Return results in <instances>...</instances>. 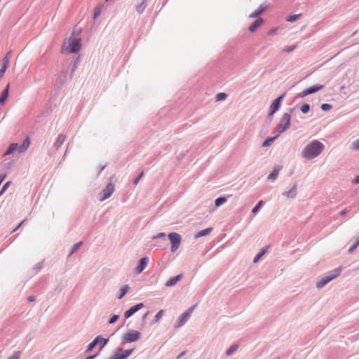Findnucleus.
<instances>
[{"label":"nucleus","mask_w":359,"mask_h":359,"mask_svg":"<svg viewBox=\"0 0 359 359\" xmlns=\"http://www.w3.org/2000/svg\"><path fill=\"white\" fill-rule=\"evenodd\" d=\"M144 307V304L143 303H139L133 306H132L131 308H130L128 310H127L125 313H124V317L126 318H130L131 316H133L135 313H136L137 311H138L139 310H140L141 309H142Z\"/></svg>","instance_id":"14"},{"label":"nucleus","mask_w":359,"mask_h":359,"mask_svg":"<svg viewBox=\"0 0 359 359\" xmlns=\"http://www.w3.org/2000/svg\"><path fill=\"white\" fill-rule=\"evenodd\" d=\"M182 274L172 277L166 282L165 285L167 287H172V286L175 285L182 278Z\"/></svg>","instance_id":"19"},{"label":"nucleus","mask_w":359,"mask_h":359,"mask_svg":"<svg viewBox=\"0 0 359 359\" xmlns=\"http://www.w3.org/2000/svg\"><path fill=\"white\" fill-rule=\"evenodd\" d=\"M226 200L227 198L226 197H219L215 201V202H226Z\"/></svg>","instance_id":"45"},{"label":"nucleus","mask_w":359,"mask_h":359,"mask_svg":"<svg viewBox=\"0 0 359 359\" xmlns=\"http://www.w3.org/2000/svg\"><path fill=\"white\" fill-rule=\"evenodd\" d=\"M264 9H265V7L261 6L259 9H258L257 11H255V12L251 13L249 15V17L251 18H256L258 15H259L260 14H262L263 13V11H264Z\"/></svg>","instance_id":"27"},{"label":"nucleus","mask_w":359,"mask_h":359,"mask_svg":"<svg viewBox=\"0 0 359 359\" xmlns=\"http://www.w3.org/2000/svg\"><path fill=\"white\" fill-rule=\"evenodd\" d=\"M222 203H215V207H218L219 205H220Z\"/></svg>","instance_id":"58"},{"label":"nucleus","mask_w":359,"mask_h":359,"mask_svg":"<svg viewBox=\"0 0 359 359\" xmlns=\"http://www.w3.org/2000/svg\"><path fill=\"white\" fill-rule=\"evenodd\" d=\"M76 65H74V67H73V69H72V73L74 72V69H76Z\"/></svg>","instance_id":"57"},{"label":"nucleus","mask_w":359,"mask_h":359,"mask_svg":"<svg viewBox=\"0 0 359 359\" xmlns=\"http://www.w3.org/2000/svg\"><path fill=\"white\" fill-rule=\"evenodd\" d=\"M291 115L289 113H284L278 124L276 132L278 135L286 131L290 127Z\"/></svg>","instance_id":"5"},{"label":"nucleus","mask_w":359,"mask_h":359,"mask_svg":"<svg viewBox=\"0 0 359 359\" xmlns=\"http://www.w3.org/2000/svg\"><path fill=\"white\" fill-rule=\"evenodd\" d=\"M278 134H276L274 137H268L266 138L264 142L262 143V147H268L269 146L271 145V144L273 142V141L278 137Z\"/></svg>","instance_id":"23"},{"label":"nucleus","mask_w":359,"mask_h":359,"mask_svg":"<svg viewBox=\"0 0 359 359\" xmlns=\"http://www.w3.org/2000/svg\"><path fill=\"white\" fill-rule=\"evenodd\" d=\"M196 308V305H194L189 308L184 313L182 314L179 323L177 325V327H180L185 324V323L189 320V318L191 317V313L194 311Z\"/></svg>","instance_id":"10"},{"label":"nucleus","mask_w":359,"mask_h":359,"mask_svg":"<svg viewBox=\"0 0 359 359\" xmlns=\"http://www.w3.org/2000/svg\"><path fill=\"white\" fill-rule=\"evenodd\" d=\"M325 149V145L318 140L309 142L303 148L301 156L306 160H313L319 156Z\"/></svg>","instance_id":"1"},{"label":"nucleus","mask_w":359,"mask_h":359,"mask_svg":"<svg viewBox=\"0 0 359 359\" xmlns=\"http://www.w3.org/2000/svg\"><path fill=\"white\" fill-rule=\"evenodd\" d=\"M359 245V240L348 249V252H352Z\"/></svg>","instance_id":"43"},{"label":"nucleus","mask_w":359,"mask_h":359,"mask_svg":"<svg viewBox=\"0 0 359 359\" xmlns=\"http://www.w3.org/2000/svg\"><path fill=\"white\" fill-rule=\"evenodd\" d=\"M299 16H300L299 14H298V15H290V17H288L287 20L288 22H293L296 21L299 18Z\"/></svg>","instance_id":"37"},{"label":"nucleus","mask_w":359,"mask_h":359,"mask_svg":"<svg viewBox=\"0 0 359 359\" xmlns=\"http://www.w3.org/2000/svg\"><path fill=\"white\" fill-rule=\"evenodd\" d=\"M106 167V165H103L101 168H100V172H101L102 170H103Z\"/></svg>","instance_id":"56"},{"label":"nucleus","mask_w":359,"mask_h":359,"mask_svg":"<svg viewBox=\"0 0 359 359\" xmlns=\"http://www.w3.org/2000/svg\"><path fill=\"white\" fill-rule=\"evenodd\" d=\"M24 221H22V222H20L19 224V225L13 230V231H16L22 224H23Z\"/></svg>","instance_id":"54"},{"label":"nucleus","mask_w":359,"mask_h":359,"mask_svg":"<svg viewBox=\"0 0 359 359\" xmlns=\"http://www.w3.org/2000/svg\"><path fill=\"white\" fill-rule=\"evenodd\" d=\"M20 351H16L12 356L9 357L8 359H20Z\"/></svg>","instance_id":"40"},{"label":"nucleus","mask_w":359,"mask_h":359,"mask_svg":"<svg viewBox=\"0 0 359 359\" xmlns=\"http://www.w3.org/2000/svg\"><path fill=\"white\" fill-rule=\"evenodd\" d=\"M118 318V315H114L109 320V323L112 324L114 323Z\"/></svg>","instance_id":"42"},{"label":"nucleus","mask_w":359,"mask_h":359,"mask_svg":"<svg viewBox=\"0 0 359 359\" xmlns=\"http://www.w3.org/2000/svg\"><path fill=\"white\" fill-rule=\"evenodd\" d=\"M99 15H100V11H95V13H94V18H96L97 16H99Z\"/></svg>","instance_id":"48"},{"label":"nucleus","mask_w":359,"mask_h":359,"mask_svg":"<svg viewBox=\"0 0 359 359\" xmlns=\"http://www.w3.org/2000/svg\"><path fill=\"white\" fill-rule=\"evenodd\" d=\"M341 272V268H337L327 273L325 276L322 278L316 283V287L320 289L324 287L329 282L338 277Z\"/></svg>","instance_id":"4"},{"label":"nucleus","mask_w":359,"mask_h":359,"mask_svg":"<svg viewBox=\"0 0 359 359\" xmlns=\"http://www.w3.org/2000/svg\"><path fill=\"white\" fill-rule=\"evenodd\" d=\"M281 168H282L281 166L275 167L273 168V170H272V172L269 175V176L267 177L268 180H271V181H274L275 180H276Z\"/></svg>","instance_id":"16"},{"label":"nucleus","mask_w":359,"mask_h":359,"mask_svg":"<svg viewBox=\"0 0 359 359\" xmlns=\"http://www.w3.org/2000/svg\"><path fill=\"white\" fill-rule=\"evenodd\" d=\"M11 182H7L2 187L1 191H0V195H1L4 191L5 190L10 186L11 184Z\"/></svg>","instance_id":"41"},{"label":"nucleus","mask_w":359,"mask_h":359,"mask_svg":"<svg viewBox=\"0 0 359 359\" xmlns=\"http://www.w3.org/2000/svg\"><path fill=\"white\" fill-rule=\"evenodd\" d=\"M324 88V86L323 85H318V86H311L307 89H305L304 90H303L300 94H299V97H306L310 94H313V93H315L316 92H318V90H322L323 88Z\"/></svg>","instance_id":"12"},{"label":"nucleus","mask_w":359,"mask_h":359,"mask_svg":"<svg viewBox=\"0 0 359 359\" xmlns=\"http://www.w3.org/2000/svg\"><path fill=\"white\" fill-rule=\"evenodd\" d=\"M11 54V51H9L8 53H7V54L4 56V57H7V58L9 60V55Z\"/></svg>","instance_id":"55"},{"label":"nucleus","mask_w":359,"mask_h":359,"mask_svg":"<svg viewBox=\"0 0 359 359\" xmlns=\"http://www.w3.org/2000/svg\"><path fill=\"white\" fill-rule=\"evenodd\" d=\"M285 96V93H283V95H281L280 96H279L278 97H277L276 99H275L272 102V103L269 107V116H271V120L273 118V114H275L280 109L281 103H282Z\"/></svg>","instance_id":"9"},{"label":"nucleus","mask_w":359,"mask_h":359,"mask_svg":"<svg viewBox=\"0 0 359 359\" xmlns=\"http://www.w3.org/2000/svg\"><path fill=\"white\" fill-rule=\"evenodd\" d=\"M185 351H182L177 358V359H179L180 358H181L182 356H183L184 354H185Z\"/></svg>","instance_id":"51"},{"label":"nucleus","mask_w":359,"mask_h":359,"mask_svg":"<svg viewBox=\"0 0 359 359\" xmlns=\"http://www.w3.org/2000/svg\"><path fill=\"white\" fill-rule=\"evenodd\" d=\"M4 179H5V175H0V184L4 181Z\"/></svg>","instance_id":"50"},{"label":"nucleus","mask_w":359,"mask_h":359,"mask_svg":"<svg viewBox=\"0 0 359 359\" xmlns=\"http://www.w3.org/2000/svg\"><path fill=\"white\" fill-rule=\"evenodd\" d=\"M351 149L355 151L359 150V139L351 143Z\"/></svg>","instance_id":"33"},{"label":"nucleus","mask_w":359,"mask_h":359,"mask_svg":"<svg viewBox=\"0 0 359 359\" xmlns=\"http://www.w3.org/2000/svg\"><path fill=\"white\" fill-rule=\"evenodd\" d=\"M97 355V354H95V355H90V356H88L86 359H93V358H95Z\"/></svg>","instance_id":"49"},{"label":"nucleus","mask_w":359,"mask_h":359,"mask_svg":"<svg viewBox=\"0 0 359 359\" xmlns=\"http://www.w3.org/2000/svg\"><path fill=\"white\" fill-rule=\"evenodd\" d=\"M300 110L303 113V114H307L309 110H310V106L309 104H304L301 108H300Z\"/></svg>","instance_id":"31"},{"label":"nucleus","mask_w":359,"mask_h":359,"mask_svg":"<svg viewBox=\"0 0 359 359\" xmlns=\"http://www.w3.org/2000/svg\"><path fill=\"white\" fill-rule=\"evenodd\" d=\"M82 243H83L81 241V242H79V243H78L75 244V245L73 246V248H72V251H71L70 255H72V254H73V253H74L76 251H77V250L79 249V248L81 247V245H82Z\"/></svg>","instance_id":"36"},{"label":"nucleus","mask_w":359,"mask_h":359,"mask_svg":"<svg viewBox=\"0 0 359 359\" xmlns=\"http://www.w3.org/2000/svg\"><path fill=\"white\" fill-rule=\"evenodd\" d=\"M227 97V95L224 93H219L216 95V100L217 101L224 100Z\"/></svg>","instance_id":"32"},{"label":"nucleus","mask_w":359,"mask_h":359,"mask_svg":"<svg viewBox=\"0 0 359 359\" xmlns=\"http://www.w3.org/2000/svg\"><path fill=\"white\" fill-rule=\"evenodd\" d=\"M262 203H258L252 210V213L255 214L259 210Z\"/></svg>","instance_id":"44"},{"label":"nucleus","mask_w":359,"mask_h":359,"mask_svg":"<svg viewBox=\"0 0 359 359\" xmlns=\"http://www.w3.org/2000/svg\"><path fill=\"white\" fill-rule=\"evenodd\" d=\"M65 140V137L63 135H58L55 142L54 143V147H55V149H58L62 146V144L64 143Z\"/></svg>","instance_id":"22"},{"label":"nucleus","mask_w":359,"mask_h":359,"mask_svg":"<svg viewBox=\"0 0 359 359\" xmlns=\"http://www.w3.org/2000/svg\"><path fill=\"white\" fill-rule=\"evenodd\" d=\"M296 48V46H286L283 48V51L286 53H290L292 52Z\"/></svg>","instance_id":"39"},{"label":"nucleus","mask_w":359,"mask_h":359,"mask_svg":"<svg viewBox=\"0 0 359 359\" xmlns=\"http://www.w3.org/2000/svg\"><path fill=\"white\" fill-rule=\"evenodd\" d=\"M114 187L112 184L109 183L107 185L105 189L100 194V200L104 201L108 198L114 192Z\"/></svg>","instance_id":"13"},{"label":"nucleus","mask_w":359,"mask_h":359,"mask_svg":"<svg viewBox=\"0 0 359 359\" xmlns=\"http://www.w3.org/2000/svg\"><path fill=\"white\" fill-rule=\"evenodd\" d=\"M133 351V349H118L109 359H126Z\"/></svg>","instance_id":"11"},{"label":"nucleus","mask_w":359,"mask_h":359,"mask_svg":"<svg viewBox=\"0 0 359 359\" xmlns=\"http://www.w3.org/2000/svg\"><path fill=\"white\" fill-rule=\"evenodd\" d=\"M341 272V268H337L327 273L325 276L322 278L316 283V287L320 289L324 287L329 282L338 277Z\"/></svg>","instance_id":"3"},{"label":"nucleus","mask_w":359,"mask_h":359,"mask_svg":"<svg viewBox=\"0 0 359 359\" xmlns=\"http://www.w3.org/2000/svg\"><path fill=\"white\" fill-rule=\"evenodd\" d=\"M34 300V297L33 296H30L28 297L29 302H33Z\"/></svg>","instance_id":"52"},{"label":"nucleus","mask_w":359,"mask_h":359,"mask_svg":"<svg viewBox=\"0 0 359 359\" xmlns=\"http://www.w3.org/2000/svg\"><path fill=\"white\" fill-rule=\"evenodd\" d=\"M285 194L287 195L288 198H294L297 194V186L294 185Z\"/></svg>","instance_id":"25"},{"label":"nucleus","mask_w":359,"mask_h":359,"mask_svg":"<svg viewBox=\"0 0 359 359\" xmlns=\"http://www.w3.org/2000/svg\"><path fill=\"white\" fill-rule=\"evenodd\" d=\"M100 342V336H97L92 342H90L86 349V352H90L95 346Z\"/></svg>","instance_id":"24"},{"label":"nucleus","mask_w":359,"mask_h":359,"mask_svg":"<svg viewBox=\"0 0 359 359\" xmlns=\"http://www.w3.org/2000/svg\"><path fill=\"white\" fill-rule=\"evenodd\" d=\"M108 342V339L102 338L100 336V342L98 343L100 345V349H102Z\"/></svg>","instance_id":"34"},{"label":"nucleus","mask_w":359,"mask_h":359,"mask_svg":"<svg viewBox=\"0 0 359 359\" xmlns=\"http://www.w3.org/2000/svg\"><path fill=\"white\" fill-rule=\"evenodd\" d=\"M81 47V40L80 39L70 37L65 40L62 46V52L65 53H76Z\"/></svg>","instance_id":"2"},{"label":"nucleus","mask_w":359,"mask_h":359,"mask_svg":"<svg viewBox=\"0 0 359 359\" xmlns=\"http://www.w3.org/2000/svg\"><path fill=\"white\" fill-rule=\"evenodd\" d=\"M165 236V233H161L158 236H156V238L163 237Z\"/></svg>","instance_id":"53"},{"label":"nucleus","mask_w":359,"mask_h":359,"mask_svg":"<svg viewBox=\"0 0 359 359\" xmlns=\"http://www.w3.org/2000/svg\"><path fill=\"white\" fill-rule=\"evenodd\" d=\"M149 259L147 257H143L140 260L139 264L136 268V272L140 273L147 266Z\"/></svg>","instance_id":"15"},{"label":"nucleus","mask_w":359,"mask_h":359,"mask_svg":"<svg viewBox=\"0 0 359 359\" xmlns=\"http://www.w3.org/2000/svg\"><path fill=\"white\" fill-rule=\"evenodd\" d=\"M163 313H164V311L163 310H160L157 313L156 315L154 317V320L156 322H158L161 318L162 316H163Z\"/></svg>","instance_id":"35"},{"label":"nucleus","mask_w":359,"mask_h":359,"mask_svg":"<svg viewBox=\"0 0 359 359\" xmlns=\"http://www.w3.org/2000/svg\"><path fill=\"white\" fill-rule=\"evenodd\" d=\"M9 84L7 85L6 88L1 93L0 96V104H4L8 96Z\"/></svg>","instance_id":"20"},{"label":"nucleus","mask_w":359,"mask_h":359,"mask_svg":"<svg viewBox=\"0 0 359 359\" xmlns=\"http://www.w3.org/2000/svg\"><path fill=\"white\" fill-rule=\"evenodd\" d=\"M238 348L237 344H233L229 347V348L226 351V354L227 355H231L233 352H235Z\"/></svg>","instance_id":"28"},{"label":"nucleus","mask_w":359,"mask_h":359,"mask_svg":"<svg viewBox=\"0 0 359 359\" xmlns=\"http://www.w3.org/2000/svg\"><path fill=\"white\" fill-rule=\"evenodd\" d=\"M353 183L356 184H359V175L355 177V179L353 180Z\"/></svg>","instance_id":"47"},{"label":"nucleus","mask_w":359,"mask_h":359,"mask_svg":"<svg viewBox=\"0 0 359 359\" xmlns=\"http://www.w3.org/2000/svg\"><path fill=\"white\" fill-rule=\"evenodd\" d=\"M147 0H142L140 4L136 6V7H135L136 11L138 13L141 14L144 12V11L147 8Z\"/></svg>","instance_id":"21"},{"label":"nucleus","mask_w":359,"mask_h":359,"mask_svg":"<svg viewBox=\"0 0 359 359\" xmlns=\"http://www.w3.org/2000/svg\"><path fill=\"white\" fill-rule=\"evenodd\" d=\"M8 65V59L7 57H4L2 60L1 68H0V78H2L4 75L5 72L7 69Z\"/></svg>","instance_id":"17"},{"label":"nucleus","mask_w":359,"mask_h":359,"mask_svg":"<svg viewBox=\"0 0 359 359\" xmlns=\"http://www.w3.org/2000/svg\"><path fill=\"white\" fill-rule=\"evenodd\" d=\"M320 108L322 110L326 111L330 110L332 109V106L330 104L325 103L321 104Z\"/></svg>","instance_id":"38"},{"label":"nucleus","mask_w":359,"mask_h":359,"mask_svg":"<svg viewBox=\"0 0 359 359\" xmlns=\"http://www.w3.org/2000/svg\"><path fill=\"white\" fill-rule=\"evenodd\" d=\"M142 175H143V172H142L140 174V175L134 180V184H137L138 183L139 180H140V178L142 177Z\"/></svg>","instance_id":"46"},{"label":"nucleus","mask_w":359,"mask_h":359,"mask_svg":"<svg viewBox=\"0 0 359 359\" xmlns=\"http://www.w3.org/2000/svg\"><path fill=\"white\" fill-rule=\"evenodd\" d=\"M29 145V139L27 137L26 139H25V140L21 144H18V143L11 144L8 147V150L6 151L5 155L11 154L15 151H18L20 153H24L27 150Z\"/></svg>","instance_id":"6"},{"label":"nucleus","mask_w":359,"mask_h":359,"mask_svg":"<svg viewBox=\"0 0 359 359\" xmlns=\"http://www.w3.org/2000/svg\"><path fill=\"white\" fill-rule=\"evenodd\" d=\"M168 238L171 243V252H175L180 247L181 243V236L175 232H172L168 234Z\"/></svg>","instance_id":"8"},{"label":"nucleus","mask_w":359,"mask_h":359,"mask_svg":"<svg viewBox=\"0 0 359 359\" xmlns=\"http://www.w3.org/2000/svg\"><path fill=\"white\" fill-rule=\"evenodd\" d=\"M263 19L259 18H257L250 27L249 31L251 32H254L257 30V29L262 24Z\"/></svg>","instance_id":"18"},{"label":"nucleus","mask_w":359,"mask_h":359,"mask_svg":"<svg viewBox=\"0 0 359 359\" xmlns=\"http://www.w3.org/2000/svg\"><path fill=\"white\" fill-rule=\"evenodd\" d=\"M141 338L139 331L131 330L126 332L123 336V343H132L138 341Z\"/></svg>","instance_id":"7"},{"label":"nucleus","mask_w":359,"mask_h":359,"mask_svg":"<svg viewBox=\"0 0 359 359\" xmlns=\"http://www.w3.org/2000/svg\"><path fill=\"white\" fill-rule=\"evenodd\" d=\"M211 231H212L211 227L201 230L199 232H198V233L196 235V237L199 238V237L206 236V235L209 234L211 232Z\"/></svg>","instance_id":"26"},{"label":"nucleus","mask_w":359,"mask_h":359,"mask_svg":"<svg viewBox=\"0 0 359 359\" xmlns=\"http://www.w3.org/2000/svg\"><path fill=\"white\" fill-rule=\"evenodd\" d=\"M266 251V249H262V251L255 257L253 262L255 263L257 262L259 259L265 254Z\"/></svg>","instance_id":"30"},{"label":"nucleus","mask_w":359,"mask_h":359,"mask_svg":"<svg viewBox=\"0 0 359 359\" xmlns=\"http://www.w3.org/2000/svg\"><path fill=\"white\" fill-rule=\"evenodd\" d=\"M128 289H129V287L127 285H126L124 287H123L121 289V293L118 298L121 299L127 293V292L128 291Z\"/></svg>","instance_id":"29"}]
</instances>
